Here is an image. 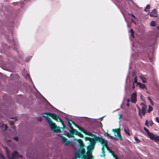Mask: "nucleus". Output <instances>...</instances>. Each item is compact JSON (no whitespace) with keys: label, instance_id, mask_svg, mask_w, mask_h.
Instances as JSON below:
<instances>
[{"label":"nucleus","instance_id":"obj_1","mask_svg":"<svg viewBox=\"0 0 159 159\" xmlns=\"http://www.w3.org/2000/svg\"><path fill=\"white\" fill-rule=\"evenodd\" d=\"M43 116L45 118L50 125L52 131L57 133H60L62 130L66 128L64 124V122L56 114L51 112H43L42 114Z\"/></svg>","mask_w":159,"mask_h":159},{"label":"nucleus","instance_id":"obj_2","mask_svg":"<svg viewBox=\"0 0 159 159\" xmlns=\"http://www.w3.org/2000/svg\"><path fill=\"white\" fill-rule=\"evenodd\" d=\"M5 149L6 150L7 156L10 159H17L16 158H22L23 157L22 155H19L18 152L15 151L12 153V157H11L10 156V151L8 150L7 148L6 147Z\"/></svg>","mask_w":159,"mask_h":159},{"label":"nucleus","instance_id":"obj_3","mask_svg":"<svg viewBox=\"0 0 159 159\" xmlns=\"http://www.w3.org/2000/svg\"><path fill=\"white\" fill-rule=\"evenodd\" d=\"M94 148V147L89 145L87 147V152L86 153V154L89 156V158L90 159H93V157L92 154Z\"/></svg>","mask_w":159,"mask_h":159},{"label":"nucleus","instance_id":"obj_4","mask_svg":"<svg viewBox=\"0 0 159 159\" xmlns=\"http://www.w3.org/2000/svg\"><path fill=\"white\" fill-rule=\"evenodd\" d=\"M141 105L142 106V108L141 109V112H140V109L138 107V108L139 109V116H140V114H141L143 116H144L145 114L146 108H147V107L146 105H145L143 103H141Z\"/></svg>","mask_w":159,"mask_h":159},{"label":"nucleus","instance_id":"obj_5","mask_svg":"<svg viewBox=\"0 0 159 159\" xmlns=\"http://www.w3.org/2000/svg\"><path fill=\"white\" fill-rule=\"evenodd\" d=\"M81 151L80 153L81 154L83 159H90L89 158V156L86 153V151L84 147L80 148Z\"/></svg>","mask_w":159,"mask_h":159},{"label":"nucleus","instance_id":"obj_6","mask_svg":"<svg viewBox=\"0 0 159 159\" xmlns=\"http://www.w3.org/2000/svg\"><path fill=\"white\" fill-rule=\"evenodd\" d=\"M99 140L98 136L92 138L90 141L89 145L93 146L95 147V146L96 142H98Z\"/></svg>","mask_w":159,"mask_h":159},{"label":"nucleus","instance_id":"obj_7","mask_svg":"<svg viewBox=\"0 0 159 159\" xmlns=\"http://www.w3.org/2000/svg\"><path fill=\"white\" fill-rule=\"evenodd\" d=\"M112 131L115 134L116 133L117 136L120 140H122V139L121 136L120 129H113Z\"/></svg>","mask_w":159,"mask_h":159},{"label":"nucleus","instance_id":"obj_8","mask_svg":"<svg viewBox=\"0 0 159 159\" xmlns=\"http://www.w3.org/2000/svg\"><path fill=\"white\" fill-rule=\"evenodd\" d=\"M98 138L99 139V140L98 141V142H99L102 145V146L104 147L107 146V140H105L102 137H100L98 136Z\"/></svg>","mask_w":159,"mask_h":159},{"label":"nucleus","instance_id":"obj_9","mask_svg":"<svg viewBox=\"0 0 159 159\" xmlns=\"http://www.w3.org/2000/svg\"><path fill=\"white\" fill-rule=\"evenodd\" d=\"M136 92H134L132 93L131 96V102L134 103H135L137 101Z\"/></svg>","mask_w":159,"mask_h":159},{"label":"nucleus","instance_id":"obj_10","mask_svg":"<svg viewBox=\"0 0 159 159\" xmlns=\"http://www.w3.org/2000/svg\"><path fill=\"white\" fill-rule=\"evenodd\" d=\"M150 16L153 17H157V12L156 9H154L152 11L150 14Z\"/></svg>","mask_w":159,"mask_h":159},{"label":"nucleus","instance_id":"obj_11","mask_svg":"<svg viewBox=\"0 0 159 159\" xmlns=\"http://www.w3.org/2000/svg\"><path fill=\"white\" fill-rule=\"evenodd\" d=\"M72 123H73V124L75 125H76L73 121H72L71 120H68V124L69 127L70 128V129L71 130V131H72L74 129V128L73 126H72Z\"/></svg>","mask_w":159,"mask_h":159},{"label":"nucleus","instance_id":"obj_12","mask_svg":"<svg viewBox=\"0 0 159 159\" xmlns=\"http://www.w3.org/2000/svg\"><path fill=\"white\" fill-rule=\"evenodd\" d=\"M76 140L79 143L80 148L84 147L85 144L81 139H76Z\"/></svg>","mask_w":159,"mask_h":159},{"label":"nucleus","instance_id":"obj_13","mask_svg":"<svg viewBox=\"0 0 159 159\" xmlns=\"http://www.w3.org/2000/svg\"><path fill=\"white\" fill-rule=\"evenodd\" d=\"M62 141L63 143H64L65 145H67L68 144V140L66 138L63 137Z\"/></svg>","mask_w":159,"mask_h":159},{"label":"nucleus","instance_id":"obj_14","mask_svg":"<svg viewBox=\"0 0 159 159\" xmlns=\"http://www.w3.org/2000/svg\"><path fill=\"white\" fill-rule=\"evenodd\" d=\"M124 131L126 134H127L128 136L130 135L129 133V130L127 127H125L124 128Z\"/></svg>","mask_w":159,"mask_h":159},{"label":"nucleus","instance_id":"obj_15","mask_svg":"<svg viewBox=\"0 0 159 159\" xmlns=\"http://www.w3.org/2000/svg\"><path fill=\"white\" fill-rule=\"evenodd\" d=\"M138 85H139V87L142 89H143L145 88L146 89H147V88L145 86V85L144 84L139 82L138 83Z\"/></svg>","mask_w":159,"mask_h":159},{"label":"nucleus","instance_id":"obj_16","mask_svg":"<svg viewBox=\"0 0 159 159\" xmlns=\"http://www.w3.org/2000/svg\"><path fill=\"white\" fill-rule=\"evenodd\" d=\"M148 135L152 140H153L154 139L156 136L154 134L150 133Z\"/></svg>","mask_w":159,"mask_h":159},{"label":"nucleus","instance_id":"obj_17","mask_svg":"<svg viewBox=\"0 0 159 159\" xmlns=\"http://www.w3.org/2000/svg\"><path fill=\"white\" fill-rule=\"evenodd\" d=\"M85 134L86 135L91 136L92 137H93V138L95 137H97L96 135L93 134L91 132H87L86 131V132L85 133Z\"/></svg>","mask_w":159,"mask_h":159},{"label":"nucleus","instance_id":"obj_18","mask_svg":"<svg viewBox=\"0 0 159 159\" xmlns=\"http://www.w3.org/2000/svg\"><path fill=\"white\" fill-rule=\"evenodd\" d=\"M66 135L69 138H73L74 137L72 131H71V133L68 132L67 133Z\"/></svg>","mask_w":159,"mask_h":159},{"label":"nucleus","instance_id":"obj_19","mask_svg":"<svg viewBox=\"0 0 159 159\" xmlns=\"http://www.w3.org/2000/svg\"><path fill=\"white\" fill-rule=\"evenodd\" d=\"M75 126L77 127L78 129H79L80 130L81 132H82L84 133L86 132V131L84 129L82 128L81 127L77 125H75Z\"/></svg>","mask_w":159,"mask_h":159},{"label":"nucleus","instance_id":"obj_20","mask_svg":"<svg viewBox=\"0 0 159 159\" xmlns=\"http://www.w3.org/2000/svg\"><path fill=\"white\" fill-rule=\"evenodd\" d=\"M102 153H103V155H101L100 156L101 157H105V148L104 146H102Z\"/></svg>","mask_w":159,"mask_h":159},{"label":"nucleus","instance_id":"obj_21","mask_svg":"<svg viewBox=\"0 0 159 159\" xmlns=\"http://www.w3.org/2000/svg\"><path fill=\"white\" fill-rule=\"evenodd\" d=\"M110 153L111 154V155H112L113 156V157L115 158V159H118V156L115 155L114 152L113 151H111V152H110Z\"/></svg>","mask_w":159,"mask_h":159},{"label":"nucleus","instance_id":"obj_22","mask_svg":"<svg viewBox=\"0 0 159 159\" xmlns=\"http://www.w3.org/2000/svg\"><path fill=\"white\" fill-rule=\"evenodd\" d=\"M150 8V6L149 5H148L146 7V8L144 9V11H146L147 12H148V13L149 12V10H148Z\"/></svg>","mask_w":159,"mask_h":159},{"label":"nucleus","instance_id":"obj_23","mask_svg":"<svg viewBox=\"0 0 159 159\" xmlns=\"http://www.w3.org/2000/svg\"><path fill=\"white\" fill-rule=\"evenodd\" d=\"M81 156H82L80 152H78L75 153V156L77 158H80Z\"/></svg>","mask_w":159,"mask_h":159},{"label":"nucleus","instance_id":"obj_24","mask_svg":"<svg viewBox=\"0 0 159 159\" xmlns=\"http://www.w3.org/2000/svg\"><path fill=\"white\" fill-rule=\"evenodd\" d=\"M72 133H73V134H75V135H77L79 132L77 131V130L74 129L72 131Z\"/></svg>","mask_w":159,"mask_h":159},{"label":"nucleus","instance_id":"obj_25","mask_svg":"<svg viewBox=\"0 0 159 159\" xmlns=\"http://www.w3.org/2000/svg\"><path fill=\"white\" fill-rule=\"evenodd\" d=\"M1 127L4 128L5 130H6L8 128V127L6 124H2Z\"/></svg>","mask_w":159,"mask_h":159},{"label":"nucleus","instance_id":"obj_26","mask_svg":"<svg viewBox=\"0 0 159 159\" xmlns=\"http://www.w3.org/2000/svg\"><path fill=\"white\" fill-rule=\"evenodd\" d=\"M140 77L141 79L142 80L143 82V83H146V82L147 81L146 80V79L145 77L142 76H141Z\"/></svg>","mask_w":159,"mask_h":159},{"label":"nucleus","instance_id":"obj_27","mask_svg":"<svg viewBox=\"0 0 159 159\" xmlns=\"http://www.w3.org/2000/svg\"><path fill=\"white\" fill-rule=\"evenodd\" d=\"M153 108L151 106H149L148 109V113H150L152 110Z\"/></svg>","mask_w":159,"mask_h":159},{"label":"nucleus","instance_id":"obj_28","mask_svg":"<svg viewBox=\"0 0 159 159\" xmlns=\"http://www.w3.org/2000/svg\"><path fill=\"white\" fill-rule=\"evenodd\" d=\"M106 134H107V136H108V137H109L110 139H115V138L113 136H111L110 135V134H108V133H106Z\"/></svg>","mask_w":159,"mask_h":159},{"label":"nucleus","instance_id":"obj_29","mask_svg":"<svg viewBox=\"0 0 159 159\" xmlns=\"http://www.w3.org/2000/svg\"><path fill=\"white\" fill-rule=\"evenodd\" d=\"M138 83L137 82V76H135L134 77V82L133 83V84H134V83L138 84Z\"/></svg>","mask_w":159,"mask_h":159},{"label":"nucleus","instance_id":"obj_30","mask_svg":"<svg viewBox=\"0 0 159 159\" xmlns=\"http://www.w3.org/2000/svg\"><path fill=\"white\" fill-rule=\"evenodd\" d=\"M144 130L146 132L148 135L150 132L149 131V130L145 127L143 128Z\"/></svg>","mask_w":159,"mask_h":159},{"label":"nucleus","instance_id":"obj_31","mask_svg":"<svg viewBox=\"0 0 159 159\" xmlns=\"http://www.w3.org/2000/svg\"><path fill=\"white\" fill-rule=\"evenodd\" d=\"M150 25L152 26H155L156 25V23L154 21H152L150 23Z\"/></svg>","mask_w":159,"mask_h":159},{"label":"nucleus","instance_id":"obj_32","mask_svg":"<svg viewBox=\"0 0 159 159\" xmlns=\"http://www.w3.org/2000/svg\"><path fill=\"white\" fill-rule=\"evenodd\" d=\"M148 98L149 101H150V102L151 103V104L152 105H153V102L151 99L150 97H148Z\"/></svg>","mask_w":159,"mask_h":159},{"label":"nucleus","instance_id":"obj_33","mask_svg":"<svg viewBox=\"0 0 159 159\" xmlns=\"http://www.w3.org/2000/svg\"><path fill=\"white\" fill-rule=\"evenodd\" d=\"M92 139V138L89 137H85V141H90Z\"/></svg>","mask_w":159,"mask_h":159},{"label":"nucleus","instance_id":"obj_34","mask_svg":"<svg viewBox=\"0 0 159 159\" xmlns=\"http://www.w3.org/2000/svg\"><path fill=\"white\" fill-rule=\"evenodd\" d=\"M77 135L81 138H84V135L81 133H80V132H79V133H78Z\"/></svg>","mask_w":159,"mask_h":159},{"label":"nucleus","instance_id":"obj_35","mask_svg":"<svg viewBox=\"0 0 159 159\" xmlns=\"http://www.w3.org/2000/svg\"><path fill=\"white\" fill-rule=\"evenodd\" d=\"M134 139L135 141H136L137 143H139L140 142V140L136 137H134Z\"/></svg>","mask_w":159,"mask_h":159},{"label":"nucleus","instance_id":"obj_36","mask_svg":"<svg viewBox=\"0 0 159 159\" xmlns=\"http://www.w3.org/2000/svg\"><path fill=\"white\" fill-rule=\"evenodd\" d=\"M154 140L157 141H159V136H156V135Z\"/></svg>","mask_w":159,"mask_h":159},{"label":"nucleus","instance_id":"obj_37","mask_svg":"<svg viewBox=\"0 0 159 159\" xmlns=\"http://www.w3.org/2000/svg\"><path fill=\"white\" fill-rule=\"evenodd\" d=\"M105 147L107 148V150L108 151V152H109L110 153V152H111V151H112V150H111L110 149L109 147H108V145L107 146H106Z\"/></svg>","mask_w":159,"mask_h":159},{"label":"nucleus","instance_id":"obj_38","mask_svg":"<svg viewBox=\"0 0 159 159\" xmlns=\"http://www.w3.org/2000/svg\"><path fill=\"white\" fill-rule=\"evenodd\" d=\"M145 125L147 126L148 127L149 126V124L148 123V121L147 120H146Z\"/></svg>","mask_w":159,"mask_h":159},{"label":"nucleus","instance_id":"obj_39","mask_svg":"<svg viewBox=\"0 0 159 159\" xmlns=\"http://www.w3.org/2000/svg\"><path fill=\"white\" fill-rule=\"evenodd\" d=\"M128 15L129 16H132L134 19H135V16L134 15H133L132 14H131V13H128Z\"/></svg>","mask_w":159,"mask_h":159},{"label":"nucleus","instance_id":"obj_40","mask_svg":"<svg viewBox=\"0 0 159 159\" xmlns=\"http://www.w3.org/2000/svg\"><path fill=\"white\" fill-rule=\"evenodd\" d=\"M148 123L149 125H150L151 126H152L153 124V123L152 120L149 121V122H148Z\"/></svg>","mask_w":159,"mask_h":159},{"label":"nucleus","instance_id":"obj_41","mask_svg":"<svg viewBox=\"0 0 159 159\" xmlns=\"http://www.w3.org/2000/svg\"><path fill=\"white\" fill-rule=\"evenodd\" d=\"M10 124L12 125V128L13 129H14V130H16V127L15 126L13 125V123H11Z\"/></svg>","mask_w":159,"mask_h":159},{"label":"nucleus","instance_id":"obj_42","mask_svg":"<svg viewBox=\"0 0 159 159\" xmlns=\"http://www.w3.org/2000/svg\"><path fill=\"white\" fill-rule=\"evenodd\" d=\"M156 121L157 123H159V117H157L156 118Z\"/></svg>","mask_w":159,"mask_h":159},{"label":"nucleus","instance_id":"obj_43","mask_svg":"<svg viewBox=\"0 0 159 159\" xmlns=\"http://www.w3.org/2000/svg\"><path fill=\"white\" fill-rule=\"evenodd\" d=\"M130 32L131 33H134V32L132 29H131L130 30Z\"/></svg>","mask_w":159,"mask_h":159},{"label":"nucleus","instance_id":"obj_44","mask_svg":"<svg viewBox=\"0 0 159 159\" xmlns=\"http://www.w3.org/2000/svg\"><path fill=\"white\" fill-rule=\"evenodd\" d=\"M134 33H131V36H132V37H133V38H134Z\"/></svg>","mask_w":159,"mask_h":159},{"label":"nucleus","instance_id":"obj_45","mask_svg":"<svg viewBox=\"0 0 159 159\" xmlns=\"http://www.w3.org/2000/svg\"><path fill=\"white\" fill-rule=\"evenodd\" d=\"M38 120L39 121H42V119L41 117H39L38 118Z\"/></svg>","mask_w":159,"mask_h":159},{"label":"nucleus","instance_id":"obj_46","mask_svg":"<svg viewBox=\"0 0 159 159\" xmlns=\"http://www.w3.org/2000/svg\"><path fill=\"white\" fill-rule=\"evenodd\" d=\"M14 139L16 141H18V137H16L14 138Z\"/></svg>","mask_w":159,"mask_h":159},{"label":"nucleus","instance_id":"obj_47","mask_svg":"<svg viewBox=\"0 0 159 159\" xmlns=\"http://www.w3.org/2000/svg\"><path fill=\"white\" fill-rule=\"evenodd\" d=\"M122 114H120L119 116V118H122Z\"/></svg>","mask_w":159,"mask_h":159},{"label":"nucleus","instance_id":"obj_48","mask_svg":"<svg viewBox=\"0 0 159 159\" xmlns=\"http://www.w3.org/2000/svg\"><path fill=\"white\" fill-rule=\"evenodd\" d=\"M1 157H2V158L3 159H5L4 157V156L3 155H1Z\"/></svg>","mask_w":159,"mask_h":159},{"label":"nucleus","instance_id":"obj_49","mask_svg":"<svg viewBox=\"0 0 159 159\" xmlns=\"http://www.w3.org/2000/svg\"><path fill=\"white\" fill-rule=\"evenodd\" d=\"M129 103H127V104H126V106H127V107H129Z\"/></svg>","mask_w":159,"mask_h":159},{"label":"nucleus","instance_id":"obj_50","mask_svg":"<svg viewBox=\"0 0 159 159\" xmlns=\"http://www.w3.org/2000/svg\"><path fill=\"white\" fill-rule=\"evenodd\" d=\"M134 88H135V86H134V84H133V86H132V88L133 89H134Z\"/></svg>","mask_w":159,"mask_h":159},{"label":"nucleus","instance_id":"obj_51","mask_svg":"<svg viewBox=\"0 0 159 159\" xmlns=\"http://www.w3.org/2000/svg\"><path fill=\"white\" fill-rule=\"evenodd\" d=\"M143 97V95H140V98H141V99H142V98Z\"/></svg>","mask_w":159,"mask_h":159},{"label":"nucleus","instance_id":"obj_52","mask_svg":"<svg viewBox=\"0 0 159 159\" xmlns=\"http://www.w3.org/2000/svg\"><path fill=\"white\" fill-rule=\"evenodd\" d=\"M129 101H130V100L129 99H127V102L128 103H129Z\"/></svg>","mask_w":159,"mask_h":159},{"label":"nucleus","instance_id":"obj_53","mask_svg":"<svg viewBox=\"0 0 159 159\" xmlns=\"http://www.w3.org/2000/svg\"><path fill=\"white\" fill-rule=\"evenodd\" d=\"M78 158L76 157L75 156L74 157V158L73 159H77Z\"/></svg>","mask_w":159,"mask_h":159},{"label":"nucleus","instance_id":"obj_54","mask_svg":"<svg viewBox=\"0 0 159 159\" xmlns=\"http://www.w3.org/2000/svg\"><path fill=\"white\" fill-rule=\"evenodd\" d=\"M157 29L159 30V26L157 27Z\"/></svg>","mask_w":159,"mask_h":159},{"label":"nucleus","instance_id":"obj_55","mask_svg":"<svg viewBox=\"0 0 159 159\" xmlns=\"http://www.w3.org/2000/svg\"><path fill=\"white\" fill-rule=\"evenodd\" d=\"M102 118H103V117H102V118H101V119H102Z\"/></svg>","mask_w":159,"mask_h":159},{"label":"nucleus","instance_id":"obj_56","mask_svg":"<svg viewBox=\"0 0 159 159\" xmlns=\"http://www.w3.org/2000/svg\"><path fill=\"white\" fill-rule=\"evenodd\" d=\"M115 136H116L117 135H116V134H115Z\"/></svg>","mask_w":159,"mask_h":159},{"label":"nucleus","instance_id":"obj_57","mask_svg":"<svg viewBox=\"0 0 159 159\" xmlns=\"http://www.w3.org/2000/svg\"><path fill=\"white\" fill-rule=\"evenodd\" d=\"M131 20L132 21H133V20L132 19Z\"/></svg>","mask_w":159,"mask_h":159},{"label":"nucleus","instance_id":"obj_58","mask_svg":"<svg viewBox=\"0 0 159 159\" xmlns=\"http://www.w3.org/2000/svg\"><path fill=\"white\" fill-rule=\"evenodd\" d=\"M132 76H134V74H133L132 75Z\"/></svg>","mask_w":159,"mask_h":159}]
</instances>
